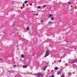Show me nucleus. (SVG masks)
I'll return each mask as SVG.
<instances>
[{
    "instance_id": "f257e3e1",
    "label": "nucleus",
    "mask_w": 77,
    "mask_h": 77,
    "mask_svg": "<svg viewBox=\"0 0 77 77\" xmlns=\"http://www.w3.org/2000/svg\"><path fill=\"white\" fill-rule=\"evenodd\" d=\"M49 51H48V50H46V51L45 55L44 56L45 57H47V56H48V55L49 54Z\"/></svg>"
},
{
    "instance_id": "f03ea898",
    "label": "nucleus",
    "mask_w": 77,
    "mask_h": 77,
    "mask_svg": "<svg viewBox=\"0 0 77 77\" xmlns=\"http://www.w3.org/2000/svg\"><path fill=\"white\" fill-rule=\"evenodd\" d=\"M37 75L38 77H42L43 76L42 74L41 73H38Z\"/></svg>"
},
{
    "instance_id": "7ed1b4c3",
    "label": "nucleus",
    "mask_w": 77,
    "mask_h": 77,
    "mask_svg": "<svg viewBox=\"0 0 77 77\" xmlns=\"http://www.w3.org/2000/svg\"><path fill=\"white\" fill-rule=\"evenodd\" d=\"M61 77H65V73H63L62 74L61 76H60Z\"/></svg>"
},
{
    "instance_id": "20e7f679",
    "label": "nucleus",
    "mask_w": 77,
    "mask_h": 77,
    "mask_svg": "<svg viewBox=\"0 0 77 77\" xmlns=\"http://www.w3.org/2000/svg\"><path fill=\"white\" fill-rule=\"evenodd\" d=\"M52 15H53L52 14H49V18H51Z\"/></svg>"
},
{
    "instance_id": "39448f33",
    "label": "nucleus",
    "mask_w": 77,
    "mask_h": 77,
    "mask_svg": "<svg viewBox=\"0 0 77 77\" xmlns=\"http://www.w3.org/2000/svg\"><path fill=\"white\" fill-rule=\"evenodd\" d=\"M68 76H71V72H69L68 73Z\"/></svg>"
},
{
    "instance_id": "423d86ee",
    "label": "nucleus",
    "mask_w": 77,
    "mask_h": 77,
    "mask_svg": "<svg viewBox=\"0 0 77 77\" xmlns=\"http://www.w3.org/2000/svg\"><path fill=\"white\" fill-rule=\"evenodd\" d=\"M47 67V66H46L43 69V71H45L46 68Z\"/></svg>"
},
{
    "instance_id": "0eeeda50",
    "label": "nucleus",
    "mask_w": 77,
    "mask_h": 77,
    "mask_svg": "<svg viewBox=\"0 0 77 77\" xmlns=\"http://www.w3.org/2000/svg\"><path fill=\"white\" fill-rule=\"evenodd\" d=\"M27 66H23V68H27Z\"/></svg>"
},
{
    "instance_id": "6e6552de",
    "label": "nucleus",
    "mask_w": 77,
    "mask_h": 77,
    "mask_svg": "<svg viewBox=\"0 0 77 77\" xmlns=\"http://www.w3.org/2000/svg\"><path fill=\"white\" fill-rule=\"evenodd\" d=\"M73 60H72V62L71 63V64H73V63H75V62L74 61H73Z\"/></svg>"
},
{
    "instance_id": "1a4fd4ad",
    "label": "nucleus",
    "mask_w": 77,
    "mask_h": 77,
    "mask_svg": "<svg viewBox=\"0 0 77 77\" xmlns=\"http://www.w3.org/2000/svg\"><path fill=\"white\" fill-rule=\"evenodd\" d=\"M54 69H55V70H57V69H58V67H55L54 68Z\"/></svg>"
},
{
    "instance_id": "9d476101",
    "label": "nucleus",
    "mask_w": 77,
    "mask_h": 77,
    "mask_svg": "<svg viewBox=\"0 0 77 77\" xmlns=\"http://www.w3.org/2000/svg\"><path fill=\"white\" fill-rule=\"evenodd\" d=\"M21 57L22 58H24V55L23 54H22L21 55Z\"/></svg>"
},
{
    "instance_id": "9b49d317",
    "label": "nucleus",
    "mask_w": 77,
    "mask_h": 77,
    "mask_svg": "<svg viewBox=\"0 0 77 77\" xmlns=\"http://www.w3.org/2000/svg\"><path fill=\"white\" fill-rule=\"evenodd\" d=\"M48 23L49 24H52V22L50 21L48 22Z\"/></svg>"
},
{
    "instance_id": "f8f14e48",
    "label": "nucleus",
    "mask_w": 77,
    "mask_h": 77,
    "mask_svg": "<svg viewBox=\"0 0 77 77\" xmlns=\"http://www.w3.org/2000/svg\"><path fill=\"white\" fill-rule=\"evenodd\" d=\"M46 6H47V5H43L42 6V8H45V7H46Z\"/></svg>"
},
{
    "instance_id": "ddd939ff",
    "label": "nucleus",
    "mask_w": 77,
    "mask_h": 77,
    "mask_svg": "<svg viewBox=\"0 0 77 77\" xmlns=\"http://www.w3.org/2000/svg\"><path fill=\"white\" fill-rule=\"evenodd\" d=\"M9 72L10 73H11L12 72H15V71H12L11 72V71H10Z\"/></svg>"
},
{
    "instance_id": "4468645a",
    "label": "nucleus",
    "mask_w": 77,
    "mask_h": 77,
    "mask_svg": "<svg viewBox=\"0 0 77 77\" xmlns=\"http://www.w3.org/2000/svg\"><path fill=\"white\" fill-rule=\"evenodd\" d=\"M34 15H35V16H38V13L35 14Z\"/></svg>"
},
{
    "instance_id": "2eb2a0df",
    "label": "nucleus",
    "mask_w": 77,
    "mask_h": 77,
    "mask_svg": "<svg viewBox=\"0 0 77 77\" xmlns=\"http://www.w3.org/2000/svg\"><path fill=\"white\" fill-rule=\"evenodd\" d=\"M26 30H29V27H27L26 28Z\"/></svg>"
},
{
    "instance_id": "dca6fc26",
    "label": "nucleus",
    "mask_w": 77,
    "mask_h": 77,
    "mask_svg": "<svg viewBox=\"0 0 77 77\" xmlns=\"http://www.w3.org/2000/svg\"><path fill=\"white\" fill-rule=\"evenodd\" d=\"M27 3V1H25L24 3H25V4H26V3Z\"/></svg>"
},
{
    "instance_id": "f3484780",
    "label": "nucleus",
    "mask_w": 77,
    "mask_h": 77,
    "mask_svg": "<svg viewBox=\"0 0 77 77\" xmlns=\"http://www.w3.org/2000/svg\"><path fill=\"white\" fill-rule=\"evenodd\" d=\"M68 3L69 5H71V3L70 2H68Z\"/></svg>"
},
{
    "instance_id": "a211bd4d",
    "label": "nucleus",
    "mask_w": 77,
    "mask_h": 77,
    "mask_svg": "<svg viewBox=\"0 0 77 77\" xmlns=\"http://www.w3.org/2000/svg\"><path fill=\"white\" fill-rule=\"evenodd\" d=\"M51 20H54V18H53V17H51Z\"/></svg>"
},
{
    "instance_id": "6ab92c4d",
    "label": "nucleus",
    "mask_w": 77,
    "mask_h": 77,
    "mask_svg": "<svg viewBox=\"0 0 77 77\" xmlns=\"http://www.w3.org/2000/svg\"><path fill=\"white\" fill-rule=\"evenodd\" d=\"M13 67L15 68L16 67V65H14L13 66Z\"/></svg>"
},
{
    "instance_id": "aec40b11",
    "label": "nucleus",
    "mask_w": 77,
    "mask_h": 77,
    "mask_svg": "<svg viewBox=\"0 0 77 77\" xmlns=\"http://www.w3.org/2000/svg\"><path fill=\"white\" fill-rule=\"evenodd\" d=\"M60 72H59L57 73V75H59L60 74Z\"/></svg>"
},
{
    "instance_id": "412c9836",
    "label": "nucleus",
    "mask_w": 77,
    "mask_h": 77,
    "mask_svg": "<svg viewBox=\"0 0 77 77\" xmlns=\"http://www.w3.org/2000/svg\"><path fill=\"white\" fill-rule=\"evenodd\" d=\"M74 61L75 62H76V63H77V60H75V61Z\"/></svg>"
},
{
    "instance_id": "4be33fe9",
    "label": "nucleus",
    "mask_w": 77,
    "mask_h": 77,
    "mask_svg": "<svg viewBox=\"0 0 77 77\" xmlns=\"http://www.w3.org/2000/svg\"><path fill=\"white\" fill-rule=\"evenodd\" d=\"M38 9H40V8H41V7H40V6H38Z\"/></svg>"
},
{
    "instance_id": "5701e85b",
    "label": "nucleus",
    "mask_w": 77,
    "mask_h": 77,
    "mask_svg": "<svg viewBox=\"0 0 77 77\" xmlns=\"http://www.w3.org/2000/svg\"><path fill=\"white\" fill-rule=\"evenodd\" d=\"M41 23H43V21L42 20H41Z\"/></svg>"
},
{
    "instance_id": "b1692460",
    "label": "nucleus",
    "mask_w": 77,
    "mask_h": 77,
    "mask_svg": "<svg viewBox=\"0 0 77 77\" xmlns=\"http://www.w3.org/2000/svg\"><path fill=\"white\" fill-rule=\"evenodd\" d=\"M23 6H25V5H24V4H23Z\"/></svg>"
},
{
    "instance_id": "393cba45",
    "label": "nucleus",
    "mask_w": 77,
    "mask_h": 77,
    "mask_svg": "<svg viewBox=\"0 0 77 77\" xmlns=\"http://www.w3.org/2000/svg\"><path fill=\"white\" fill-rule=\"evenodd\" d=\"M32 4H30V6H32Z\"/></svg>"
},
{
    "instance_id": "a878e982",
    "label": "nucleus",
    "mask_w": 77,
    "mask_h": 77,
    "mask_svg": "<svg viewBox=\"0 0 77 77\" xmlns=\"http://www.w3.org/2000/svg\"><path fill=\"white\" fill-rule=\"evenodd\" d=\"M3 59L2 58H0V60H2Z\"/></svg>"
},
{
    "instance_id": "bb28decb",
    "label": "nucleus",
    "mask_w": 77,
    "mask_h": 77,
    "mask_svg": "<svg viewBox=\"0 0 77 77\" xmlns=\"http://www.w3.org/2000/svg\"><path fill=\"white\" fill-rule=\"evenodd\" d=\"M73 74H75V72H73Z\"/></svg>"
},
{
    "instance_id": "cd10ccee",
    "label": "nucleus",
    "mask_w": 77,
    "mask_h": 77,
    "mask_svg": "<svg viewBox=\"0 0 77 77\" xmlns=\"http://www.w3.org/2000/svg\"><path fill=\"white\" fill-rule=\"evenodd\" d=\"M28 4H27V5H26V6H28Z\"/></svg>"
},
{
    "instance_id": "c85d7f7f",
    "label": "nucleus",
    "mask_w": 77,
    "mask_h": 77,
    "mask_svg": "<svg viewBox=\"0 0 77 77\" xmlns=\"http://www.w3.org/2000/svg\"><path fill=\"white\" fill-rule=\"evenodd\" d=\"M20 36H21V35H20Z\"/></svg>"
}]
</instances>
